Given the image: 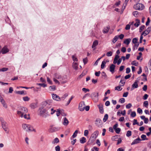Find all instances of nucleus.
Instances as JSON below:
<instances>
[{
  "label": "nucleus",
  "mask_w": 151,
  "mask_h": 151,
  "mask_svg": "<svg viewBox=\"0 0 151 151\" xmlns=\"http://www.w3.org/2000/svg\"><path fill=\"white\" fill-rule=\"evenodd\" d=\"M44 108H40L38 110V115L44 118H46L49 115V113L50 110L48 109H44Z\"/></svg>",
  "instance_id": "f257e3e1"
},
{
  "label": "nucleus",
  "mask_w": 151,
  "mask_h": 151,
  "mask_svg": "<svg viewBox=\"0 0 151 151\" xmlns=\"http://www.w3.org/2000/svg\"><path fill=\"white\" fill-rule=\"evenodd\" d=\"M28 112V110L27 108L23 106H20L18 108V110L17 111V114L21 117H23V115Z\"/></svg>",
  "instance_id": "f03ea898"
},
{
  "label": "nucleus",
  "mask_w": 151,
  "mask_h": 151,
  "mask_svg": "<svg viewBox=\"0 0 151 151\" xmlns=\"http://www.w3.org/2000/svg\"><path fill=\"white\" fill-rule=\"evenodd\" d=\"M52 100H49L47 101H45L42 102L43 108H44L45 106H46V108L47 109H50L51 108L52 106Z\"/></svg>",
  "instance_id": "7ed1b4c3"
},
{
  "label": "nucleus",
  "mask_w": 151,
  "mask_h": 151,
  "mask_svg": "<svg viewBox=\"0 0 151 151\" xmlns=\"http://www.w3.org/2000/svg\"><path fill=\"white\" fill-rule=\"evenodd\" d=\"M90 96V97L95 102H96L98 101L99 96L98 92H93Z\"/></svg>",
  "instance_id": "20e7f679"
},
{
  "label": "nucleus",
  "mask_w": 151,
  "mask_h": 151,
  "mask_svg": "<svg viewBox=\"0 0 151 151\" xmlns=\"http://www.w3.org/2000/svg\"><path fill=\"white\" fill-rule=\"evenodd\" d=\"M134 8L137 10H142L144 9L145 6L142 4L138 3L134 5Z\"/></svg>",
  "instance_id": "39448f33"
},
{
  "label": "nucleus",
  "mask_w": 151,
  "mask_h": 151,
  "mask_svg": "<svg viewBox=\"0 0 151 151\" xmlns=\"http://www.w3.org/2000/svg\"><path fill=\"white\" fill-rule=\"evenodd\" d=\"M84 102H81L79 105V109L81 111H83L85 108Z\"/></svg>",
  "instance_id": "423d86ee"
},
{
  "label": "nucleus",
  "mask_w": 151,
  "mask_h": 151,
  "mask_svg": "<svg viewBox=\"0 0 151 151\" xmlns=\"http://www.w3.org/2000/svg\"><path fill=\"white\" fill-rule=\"evenodd\" d=\"M9 50L6 46H4L2 49L1 52L2 54H5L9 52Z\"/></svg>",
  "instance_id": "0eeeda50"
},
{
  "label": "nucleus",
  "mask_w": 151,
  "mask_h": 151,
  "mask_svg": "<svg viewBox=\"0 0 151 151\" xmlns=\"http://www.w3.org/2000/svg\"><path fill=\"white\" fill-rule=\"evenodd\" d=\"M102 122V121L100 119L97 118L96 120L95 124L97 127H99L101 126Z\"/></svg>",
  "instance_id": "6e6552de"
},
{
  "label": "nucleus",
  "mask_w": 151,
  "mask_h": 151,
  "mask_svg": "<svg viewBox=\"0 0 151 151\" xmlns=\"http://www.w3.org/2000/svg\"><path fill=\"white\" fill-rule=\"evenodd\" d=\"M99 134V131L97 130L94 131L93 133L91 135V137L96 139L98 137Z\"/></svg>",
  "instance_id": "1a4fd4ad"
},
{
  "label": "nucleus",
  "mask_w": 151,
  "mask_h": 151,
  "mask_svg": "<svg viewBox=\"0 0 151 151\" xmlns=\"http://www.w3.org/2000/svg\"><path fill=\"white\" fill-rule=\"evenodd\" d=\"M151 31V27H148L146 30L143 31V34H144V36H146Z\"/></svg>",
  "instance_id": "9d476101"
},
{
  "label": "nucleus",
  "mask_w": 151,
  "mask_h": 151,
  "mask_svg": "<svg viewBox=\"0 0 151 151\" xmlns=\"http://www.w3.org/2000/svg\"><path fill=\"white\" fill-rule=\"evenodd\" d=\"M52 97L54 100L57 101H61L60 98L55 94L53 93L52 94Z\"/></svg>",
  "instance_id": "9b49d317"
},
{
  "label": "nucleus",
  "mask_w": 151,
  "mask_h": 151,
  "mask_svg": "<svg viewBox=\"0 0 151 151\" xmlns=\"http://www.w3.org/2000/svg\"><path fill=\"white\" fill-rule=\"evenodd\" d=\"M99 43L98 41L97 40H95L93 41V45L92 46V48H93V50H96V47L98 45Z\"/></svg>",
  "instance_id": "f8f14e48"
},
{
  "label": "nucleus",
  "mask_w": 151,
  "mask_h": 151,
  "mask_svg": "<svg viewBox=\"0 0 151 151\" xmlns=\"http://www.w3.org/2000/svg\"><path fill=\"white\" fill-rule=\"evenodd\" d=\"M137 81H136L132 85V87L131 88V91L133 90L134 88H137L138 87Z\"/></svg>",
  "instance_id": "ddd939ff"
},
{
  "label": "nucleus",
  "mask_w": 151,
  "mask_h": 151,
  "mask_svg": "<svg viewBox=\"0 0 151 151\" xmlns=\"http://www.w3.org/2000/svg\"><path fill=\"white\" fill-rule=\"evenodd\" d=\"M115 67V65L114 64H112L111 65L109 68V70L112 73L114 72Z\"/></svg>",
  "instance_id": "4468645a"
},
{
  "label": "nucleus",
  "mask_w": 151,
  "mask_h": 151,
  "mask_svg": "<svg viewBox=\"0 0 151 151\" xmlns=\"http://www.w3.org/2000/svg\"><path fill=\"white\" fill-rule=\"evenodd\" d=\"M99 110L101 114H103L104 112L103 105L102 104H99L98 105Z\"/></svg>",
  "instance_id": "2eb2a0df"
},
{
  "label": "nucleus",
  "mask_w": 151,
  "mask_h": 151,
  "mask_svg": "<svg viewBox=\"0 0 151 151\" xmlns=\"http://www.w3.org/2000/svg\"><path fill=\"white\" fill-rule=\"evenodd\" d=\"M58 128L54 127H51L49 129V132H52L58 131Z\"/></svg>",
  "instance_id": "dca6fc26"
},
{
  "label": "nucleus",
  "mask_w": 151,
  "mask_h": 151,
  "mask_svg": "<svg viewBox=\"0 0 151 151\" xmlns=\"http://www.w3.org/2000/svg\"><path fill=\"white\" fill-rule=\"evenodd\" d=\"M37 103H33L31 104L30 106L32 109H34L37 107Z\"/></svg>",
  "instance_id": "f3484780"
},
{
  "label": "nucleus",
  "mask_w": 151,
  "mask_h": 151,
  "mask_svg": "<svg viewBox=\"0 0 151 151\" xmlns=\"http://www.w3.org/2000/svg\"><path fill=\"white\" fill-rule=\"evenodd\" d=\"M63 124L65 126H67L69 123V121L65 117L63 119Z\"/></svg>",
  "instance_id": "a211bd4d"
},
{
  "label": "nucleus",
  "mask_w": 151,
  "mask_h": 151,
  "mask_svg": "<svg viewBox=\"0 0 151 151\" xmlns=\"http://www.w3.org/2000/svg\"><path fill=\"white\" fill-rule=\"evenodd\" d=\"M96 139L91 137L88 142V145H90L93 143Z\"/></svg>",
  "instance_id": "6ab92c4d"
},
{
  "label": "nucleus",
  "mask_w": 151,
  "mask_h": 151,
  "mask_svg": "<svg viewBox=\"0 0 151 151\" xmlns=\"http://www.w3.org/2000/svg\"><path fill=\"white\" fill-rule=\"evenodd\" d=\"M28 127H28V130L27 131V132H36V130L35 129H34L32 126L29 124V126Z\"/></svg>",
  "instance_id": "aec40b11"
},
{
  "label": "nucleus",
  "mask_w": 151,
  "mask_h": 151,
  "mask_svg": "<svg viewBox=\"0 0 151 151\" xmlns=\"http://www.w3.org/2000/svg\"><path fill=\"white\" fill-rule=\"evenodd\" d=\"M55 77L56 79V78L58 79H60V81L63 80V78L61 76L57 73L55 74Z\"/></svg>",
  "instance_id": "412c9836"
},
{
  "label": "nucleus",
  "mask_w": 151,
  "mask_h": 151,
  "mask_svg": "<svg viewBox=\"0 0 151 151\" xmlns=\"http://www.w3.org/2000/svg\"><path fill=\"white\" fill-rule=\"evenodd\" d=\"M1 123L2 128L6 132L8 133V132L7 131V128L6 127V122H2Z\"/></svg>",
  "instance_id": "4be33fe9"
},
{
  "label": "nucleus",
  "mask_w": 151,
  "mask_h": 151,
  "mask_svg": "<svg viewBox=\"0 0 151 151\" xmlns=\"http://www.w3.org/2000/svg\"><path fill=\"white\" fill-rule=\"evenodd\" d=\"M95 27V29L96 30L95 32L94 33L93 31H92L91 32V35L92 36H94L96 34H97L98 32V30L97 29V25H96Z\"/></svg>",
  "instance_id": "5701e85b"
},
{
  "label": "nucleus",
  "mask_w": 151,
  "mask_h": 151,
  "mask_svg": "<svg viewBox=\"0 0 151 151\" xmlns=\"http://www.w3.org/2000/svg\"><path fill=\"white\" fill-rule=\"evenodd\" d=\"M29 126V124H22V128L24 130L27 132L28 130V127Z\"/></svg>",
  "instance_id": "b1692460"
},
{
  "label": "nucleus",
  "mask_w": 151,
  "mask_h": 151,
  "mask_svg": "<svg viewBox=\"0 0 151 151\" xmlns=\"http://www.w3.org/2000/svg\"><path fill=\"white\" fill-rule=\"evenodd\" d=\"M131 39L130 38H128L125 40L124 41V43L127 45H128L130 43L131 41Z\"/></svg>",
  "instance_id": "393cba45"
},
{
  "label": "nucleus",
  "mask_w": 151,
  "mask_h": 151,
  "mask_svg": "<svg viewBox=\"0 0 151 151\" xmlns=\"http://www.w3.org/2000/svg\"><path fill=\"white\" fill-rule=\"evenodd\" d=\"M80 141L81 143L83 144L86 142V140L85 137H83L80 139Z\"/></svg>",
  "instance_id": "a878e982"
},
{
  "label": "nucleus",
  "mask_w": 151,
  "mask_h": 151,
  "mask_svg": "<svg viewBox=\"0 0 151 151\" xmlns=\"http://www.w3.org/2000/svg\"><path fill=\"white\" fill-rule=\"evenodd\" d=\"M73 67L76 70H77L78 68V63L76 62H73Z\"/></svg>",
  "instance_id": "bb28decb"
},
{
  "label": "nucleus",
  "mask_w": 151,
  "mask_h": 151,
  "mask_svg": "<svg viewBox=\"0 0 151 151\" xmlns=\"http://www.w3.org/2000/svg\"><path fill=\"white\" fill-rule=\"evenodd\" d=\"M109 27H106V28H104L103 30V32L104 33H107L109 31Z\"/></svg>",
  "instance_id": "cd10ccee"
},
{
  "label": "nucleus",
  "mask_w": 151,
  "mask_h": 151,
  "mask_svg": "<svg viewBox=\"0 0 151 151\" xmlns=\"http://www.w3.org/2000/svg\"><path fill=\"white\" fill-rule=\"evenodd\" d=\"M133 14L134 16L136 17H138L139 15V13L137 11H135L133 12Z\"/></svg>",
  "instance_id": "c85d7f7f"
},
{
  "label": "nucleus",
  "mask_w": 151,
  "mask_h": 151,
  "mask_svg": "<svg viewBox=\"0 0 151 151\" xmlns=\"http://www.w3.org/2000/svg\"><path fill=\"white\" fill-rule=\"evenodd\" d=\"M118 39V35L116 36L112 40V42L114 43Z\"/></svg>",
  "instance_id": "c756f323"
},
{
  "label": "nucleus",
  "mask_w": 151,
  "mask_h": 151,
  "mask_svg": "<svg viewBox=\"0 0 151 151\" xmlns=\"http://www.w3.org/2000/svg\"><path fill=\"white\" fill-rule=\"evenodd\" d=\"M108 118V115L107 114H106L104 116L103 119V121L104 122H105L107 120Z\"/></svg>",
  "instance_id": "7c9ffc66"
},
{
  "label": "nucleus",
  "mask_w": 151,
  "mask_h": 151,
  "mask_svg": "<svg viewBox=\"0 0 151 151\" xmlns=\"http://www.w3.org/2000/svg\"><path fill=\"white\" fill-rule=\"evenodd\" d=\"M139 43H137V44H135L134 45L133 47V51H134V50L135 49H137V47L139 46Z\"/></svg>",
  "instance_id": "2f4dec72"
},
{
  "label": "nucleus",
  "mask_w": 151,
  "mask_h": 151,
  "mask_svg": "<svg viewBox=\"0 0 151 151\" xmlns=\"http://www.w3.org/2000/svg\"><path fill=\"white\" fill-rule=\"evenodd\" d=\"M136 21L137 22L135 23L134 24V25L135 27H138L140 24V22L139 20L138 19H137Z\"/></svg>",
  "instance_id": "473e14b6"
},
{
  "label": "nucleus",
  "mask_w": 151,
  "mask_h": 151,
  "mask_svg": "<svg viewBox=\"0 0 151 151\" xmlns=\"http://www.w3.org/2000/svg\"><path fill=\"white\" fill-rule=\"evenodd\" d=\"M68 96L67 93L65 94L62 97L60 98V100H64Z\"/></svg>",
  "instance_id": "72a5a7b5"
},
{
  "label": "nucleus",
  "mask_w": 151,
  "mask_h": 151,
  "mask_svg": "<svg viewBox=\"0 0 151 151\" xmlns=\"http://www.w3.org/2000/svg\"><path fill=\"white\" fill-rule=\"evenodd\" d=\"M59 142V139L57 138H55L54 140V141H52V143L54 144L55 143H57Z\"/></svg>",
  "instance_id": "f704fd0d"
},
{
  "label": "nucleus",
  "mask_w": 151,
  "mask_h": 151,
  "mask_svg": "<svg viewBox=\"0 0 151 151\" xmlns=\"http://www.w3.org/2000/svg\"><path fill=\"white\" fill-rule=\"evenodd\" d=\"M124 81V78L123 77H122L120 82V83H121L122 85H121V86H123L125 83V82H123Z\"/></svg>",
  "instance_id": "c9c22d12"
},
{
  "label": "nucleus",
  "mask_w": 151,
  "mask_h": 151,
  "mask_svg": "<svg viewBox=\"0 0 151 151\" xmlns=\"http://www.w3.org/2000/svg\"><path fill=\"white\" fill-rule=\"evenodd\" d=\"M106 63V62L104 60L102 62L101 65V68L102 69H103L104 68V67L105 66Z\"/></svg>",
  "instance_id": "e433bc0d"
},
{
  "label": "nucleus",
  "mask_w": 151,
  "mask_h": 151,
  "mask_svg": "<svg viewBox=\"0 0 151 151\" xmlns=\"http://www.w3.org/2000/svg\"><path fill=\"white\" fill-rule=\"evenodd\" d=\"M15 93L23 95L24 94V91H16Z\"/></svg>",
  "instance_id": "4c0bfd02"
},
{
  "label": "nucleus",
  "mask_w": 151,
  "mask_h": 151,
  "mask_svg": "<svg viewBox=\"0 0 151 151\" xmlns=\"http://www.w3.org/2000/svg\"><path fill=\"white\" fill-rule=\"evenodd\" d=\"M78 130H76L73 133V135L72 136V137L73 138L76 137L77 135V134L78 133Z\"/></svg>",
  "instance_id": "58836bf2"
},
{
  "label": "nucleus",
  "mask_w": 151,
  "mask_h": 151,
  "mask_svg": "<svg viewBox=\"0 0 151 151\" xmlns=\"http://www.w3.org/2000/svg\"><path fill=\"white\" fill-rule=\"evenodd\" d=\"M138 40V39L137 38H134L132 40V42L135 44H137V43H138L137 41Z\"/></svg>",
  "instance_id": "ea45409f"
},
{
  "label": "nucleus",
  "mask_w": 151,
  "mask_h": 151,
  "mask_svg": "<svg viewBox=\"0 0 151 151\" xmlns=\"http://www.w3.org/2000/svg\"><path fill=\"white\" fill-rule=\"evenodd\" d=\"M132 135V132L130 131H128L127 132L126 136L129 137Z\"/></svg>",
  "instance_id": "a19ab883"
},
{
  "label": "nucleus",
  "mask_w": 151,
  "mask_h": 151,
  "mask_svg": "<svg viewBox=\"0 0 151 151\" xmlns=\"http://www.w3.org/2000/svg\"><path fill=\"white\" fill-rule=\"evenodd\" d=\"M141 138L142 139V140H147L148 139L146 138V136L145 134H142L141 136Z\"/></svg>",
  "instance_id": "79ce46f5"
},
{
  "label": "nucleus",
  "mask_w": 151,
  "mask_h": 151,
  "mask_svg": "<svg viewBox=\"0 0 151 151\" xmlns=\"http://www.w3.org/2000/svg\"><path fill=\"white\" fill-rule=\"evenodd\" d=\"M120 86H117L115 88V90H118L120 91L122 90V88L120 87Z\"/></svg>",
  "instance_id": "37998d69"
},
{
  "label": "nucleus",
  "mask_w": 151,
  "mask_h": 151,
  "mask_svg": "<svg viewBox=\"0 0 151 151\" xmlns=\"http://www.w3.org/2000/svg\"><path fill=\"white\" fill-rule=\"evenodd\" d=\"M99 149L96 147H94L91 149V151H99Z\"/></svg>",
  "instance_id": "c03bdc74"
},
{
  "label": "nucleus",
  "mask_w": 151,
  "mask_h": 151,
  "mask_svg": "<svg viewBox=\"0 0 151 151\" xmlns=\"http://www.w3.org/2000/svg\"><path fill=\"white\" fill-rule=\"evenodd\" d=\"M24 115H23V117L25 119H30L29 115V114H28L27 115V114H24Z\"/></svg>",
  "instance_id": "a18cd8bd"
},
{
  "label": "nucleus",
  "mask_w": 151,
  "mask_h": 151,
  "mask_svg": "<svg viewBox=\"0 0 151 151\" xmlns=\"http://www.w3.org/2000/svg\"><path fill=\"white\" fill-rule=\"evenodd\" d=\"M136 124H137V125H139V123L137 122V120L136 119H134L133 120V125H134Z\"/></svg>",
  "instance_id": "49530a36"
},
{
  "label": "nucleus",
  "mask_w": 151,
  "mask_h": 151,
  "mask_svg": "<svg viewBox=\"0 0 151 151\" xmlns=\"http://www.w3.org/2000/svg\"><path fill=\"white\" fill-rule=\"evenodd\" d=\"M23 100L24 101H28L29 100V98L28 96H25L23 98Z\"/></svg>",
  "instance_id": "de8ad7c7"
},
{
  "label": "nucleus",
  "mask_w": 151,
  "mask_h": 151,
  "mask_svg": "<svg viewBox=\"0 0 151 151\" xmlns=\"http://www.w3.org/2000/svg\"><path fill=\"white\" fill-rule=\"evenodd\" d=\"M73 96H71V97H70V98L69 99V100L68 101L67 103L66 104V106H68V105L70 103L71 101V100L73 98Z\"/></svg>",
  "instance_id": "09e8293b"
},
{
  "label": "nucleus",
  "mask_w": 151,
  "mask_h": 151,
  "mask_svg": "<svg viewBox=\"0 0 151 151\" xmlns=\"http://www.w3.org/2000/svg\"><path fill=\"white\" fill-rule=\"evenodd\" d=\"M139 143V142L137 140V139H134L133 142L132 143L131 145H134L135 144H137L138 143Z\"/></svg>",
  "instance_id": "8fccbe9b"
},
{
  "label": "nucleus",
  "mask_w": 151,
  "mask_h": 151,
  "mask_svg": "<svg viewBox=\"0 0 151 151\" xmlns=\"http://www.w3.org/2000/svg\"><path fill=\"white\" fill-rule=\"evenodd\" d=\"M143 105L145 107H147L148 105V102L147 101H145L143 103Z\"/></svg>",
  "instance_id": "3c124183"
},
{
  "label": "nucleus",
  "mask_w": 151,
  "mask_h": 151,
  "mask_svg": "<svg viewBox=\"0 0 151 151\" xmlns=\"http://www.w3.org/2000/svg\"><path fill=\"white\" fill-rule=\"evenodd\" d=\"M37 84L43 87H45L47 86V85L44 83H37Z\"/></svg>",
  "instance_id": "603ef678"
},
{
  "label": "nucleus",
  "mask_w": 151,
  "mask_h": 151,
  "mask_svg": "<svg viewBox=\"0 0 151 151\" xmlns=\"http://www.w3.org/2000/svg\"><path fill=\"white\" fill-rule=\"evenodd\" d=\"M8 68H3L1 69H0V71L4 72L7 70Z\"/></svg>",
  "instance_id": "864d4df0"
},
{
  "label": "nucleus",
  "mask_w": 151,
  "mask_h": 151,
  "mask_svg": "<svg viewBox=\"0 0 151 151\" xmlns=\"http://www.w3.org/2000/svg\"><path fill=\"white\" fill-rule=\"evenodd\" d=\"M112 52L111 51H109L107 52L106 55L108 57H110L112 56Z\"/></svg>",
  "instance_id": "5fc2aeb1"
},
{
  "label": "nucleus",
  "mask_w": 151,
  "mask_h": 151,
  "mask_svg": "<svg viewBox=\"0 0 151 151\" xmlns=\"http://www.w3.org/2000/svg\"><path fill=\"white\" fill-rule=\"evenodd\" d=\"M72 58L74 61H78L77 58L74 55L72 56Z\"/></svg>",
  "instance_id": "6e6d98bb"
},
{
  "label": "nucleus",
  "mask_w": 151,
  "mask_h": 151,
  "mask_svg": "<svg viewBox=\"0 0 151 151\" xmlns=\"http://www.w3.org/2000/svg\"><path fill=\"white\" fill-rule=\"evenodd\" d=\"M118 136L117 135L113 136L111 138V139L113 141H116V139L118 138Z\"/></svg>",
  "instance_id": "4d7b16f0"
},
{
  "label": "nucleus",
  "mask_w": 151,
  "mask_h": 151,
  "mask_svg": "<svg viewBox=\"0 0 151 151\" xmlns=\"http://www.w3.org/2000/svg\"><path fill=\"white\" fill-rule=\"evenodd\" d=\"M137 112L139 114H142V110L139 108L137 109Z\"/></svg>",
  "instance_id": "13d9d810"
},
{
  "label": "nucleus",
  "mask_w": 151,
  "mask_h": 151,
  "mask_svg": "<svg viewBox=\"0 0 151 151\" xmlns=\"http://www.w3.org/2000/svg\"><path fill=\"white\" fill-rule=\"evenodd\" d=\"M82 91L85 93H86L87 92L89 91V89L88 88H83L82 89Z\"/></svg>",
  "instance_id": "bf43d9fd"
},
{
  "label": "nucleus",
  "mask_w": 151,
  "mask_h": 151,
  "mask_svg": "<svg viewBox=\"0 0 151 151\" xmlns=\"http://www.w3.org/2000/svg\"><path fill=\"white\" fill-rule=\"evenodd\" d=\"M145 26L144 25H142L141 26L139 27V31L140 32H141L145 28Z\"/></svg>",
  "instance_id": "052dcab7"
},
{
  "label": "nucleus",
  "mask_w": 151,
  "mask_h": 151,
  "mask_svg": "<svg viewBox=\"0 0 151 151\" xmlns=\"http://www.w3.org/2000/svg\"><path fill=\"white\" fill-rule=\"evenodd\" d=\"M119 101L122 104L124 103L125 102V99L124 98H121L119 99Z\"/></svg>",
  "instance_id": "680f3d73"
},
{
  "label": "nucleus",
  "mask_w": 151,
  "mask_h": 151,
  "mask_svg": "<svg viewBox=\"0 0 151 151\" xmlns=\"http://www.w3.org/2000/svg\"><path fill=\"white\" fill-rule=\"evenodd\" d=\"M130 115L132 117H134L136 116V113L134 111H133L132 112Z\"/></svg>",
  "instance_id": "e2e57ef3"
},
{
  "label": "nucleus",
  "mask_w": 151,
  "mask_h": 151,
  "mask_svg": "<svg viewBox=\"0 0 151 151\" xmlns=\"http://www.w3.org/2000/svg\"><path fill=\"white\" fill-rule=\"evenodd\" d=\"M49 88L52 91H54L55 90V87L54 86H50Z\"/></svg>",
  "instance_id": "0e129e2a"
},
{
  "label": "nucleus",
  "mask_w": 151,
  "mask_h": 151,
  "mask_svg": "<svg viewBox=\"0 0 151 151\" xmlns=\"http://www.w3.org/2000/svg\"><path fill=\"white\" fill-rule=\"evenodd\" d=\"M47 82L50 84H52V81L48 77H47Z\"/></svg>",
  "instance_id": "69168bd1"
},
{
  "label": "nucleus",
  "mask_w": 151,
  "mask_h": 151,
  "mask_svg": "<svg viewBox=\"0 0 151 151\" xmlns=\"http://www.w3.org/2000/svg\"><path fill=\"white\" fill-rule=\"evenodd\" d=\"M50 110V112L51 111L50 113L51 114H53L56 111V110H54L53 108H51Z\"/></svg>",
  "instance_id": "338daca9"
},
{
  "label": "nucleus",
  "mask_w": 151,
  "mask_h": 151,
  "mask_svg": "<svg viewBox=\"0 0 151 151\" xmlns=\"http://www.w3.org/2000/svg\"><path fill=\"white\" fill-rule=\"evenodd\" d=\"M56 151H60V147L59 146L57 145L55 147Z\"/></svg>",
  "instance_id": "774afa93"
}]
</instances>
